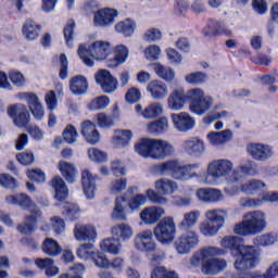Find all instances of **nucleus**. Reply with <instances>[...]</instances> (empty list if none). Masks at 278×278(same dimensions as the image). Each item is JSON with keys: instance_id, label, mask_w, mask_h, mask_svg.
Segmentation results:
<instances>
[{"instance_id": "obj_1", "label": "nucleus", "mask_w": 278, "mask_h": 278, "mask_svg": "<svg viewBox=\"0 0 278 278\" xmlns=\"http://www.w3.org/2000/svg\"><path fill=\"white\" fill-rule=\"evenodd\" d=\"M252 173L253 167L251 163L233 169V163L231 161L225 159L214 160L207 165L204 184L206 186H218L223 177H225L227 184H238V181H242V179H245Z\"/></svg>"}, {"instance_id": "obj_2", "label": "nucleus", "mask_w": 278, "mask_h": 278, "mask_svg": "<svg viewBox=\"0 0 278 278\" xmlns=\"http://www.w3.org/2000/svg\"><path fill=\"white\" fill-rule=\"evenodd\" d=\"M220 244L223 249L231 251L236 270H249L255 268L256 264H260V252L253 245L239 244L238 237H225L222 239Z\"/></svg>"}, {"instance_id": "obj_3", "label": "nucleus", "mask_w": 278, "mask_h": 278, "mask_svg": "<svg viewBox=\"0 0 278 278\" xmlns=\"http://www.w3.org/2000/svg\"><path fill=\"white\" fill-rule=\"evenodd\" d=\"M225 251L215 247L202 249L193 254L190 260L191 266H202L204 275H218L220 270L227 268V261L216 258L218 255H224Z\"/></svg>"}, {"instance_id": "obj_4", "label": "nucleus", "mask_w": 278, "mask_h": 278, "mask_svg": "<svg viewBox=\"0 0 278 278\" xmlns=\"http://www.w3.org/2000/svg\"><path fill=\"white\" fill-rule=\"evenodd\" d=\"M199 166V163L184 165L177 160H169L154 165V172L157 175H170L176 181H190L199 177V174L194 172Z\"/></svg>"}, {"instance_id": "obj_5", "label": "nucleus", "mask_w": 278, "mask_h": 278, "mask_svg": "<svg viewBox=\"0 0 278 278\" xmlns=\"http://www.w3.org/2000/svg\"><path fill=\"white\" fill-rule=\"evenodd\" d=\"M266 227V214L262 211H251L243 215L242 222L235 225L233 233L244 237L257 236L265 231Z\"/></svg>"}, {"instance_id": "obj_6", "label": "nucleus", "mask_w": 278, "mask_h": 278, "mask_svg": "<svg viewBox=\"0 0 278 278\" xmlns=\"http://www.w3.org/2000/svg\"><path fill=\"white\" fill-rule=\"evenodd\" d=\"M77 53L86 66H94V60L103 61L108 59L110 42L98 40L90 46L81 43Z\"/></svg>"}, {"instance_id": "obj_7", "label": "nucleus", "mask_w": 278, "mask_h": 278, "mask_svg": "<svg viewBox=\"0 0 278 278\" xmlns=\"http://www.w3.org/2000/svg\"><path fill=\"white\" fill-rule=\"evenodd\" d=\"M154 188L156 190L150 189L147 191V197L152 203H157L159 205H166L168 203V199L165 197H170L175 194L177 190H179V185L177 181L170 178H161L155 181Z\"/></svg>"}, {"instance_id": "obj_8", "label": "nucleus", "mask_w": 278, "mask_h": 278, "mask_svg": "<svg viewBox=\"0 0 278 278\" xmlns=\"http://www.w3.org/2000/svg\"><path fill=\"white\" fill-rule=\"evenodd\" d=\"M187 99L189 101V110L198 116H203L214 108V98L205 96V91L201 88L191 89L188 91Z\"/></svg>"}, {"instance_id": "obj_9", "label": "nucleus", "mask_w": 278, "mask_h": 278, "mask_svg": "<svg viewBox=\"0 0 278 278\" xmlns=\"http://www.w3.org/2000/svg\"><path fill=\"white\" fill-rule=\"evenodd\" d=\"M154 238L161 244H173L175 236H177V227L173 217H164L153 229Z\"/></svg>"}, {"instance_id": "obj_10", "label": "nucleus", "mask_w": 278, "mask_h": 278, "mask_svg": "<svg viewBox=\"0 0 278 278\" xmlns=\"http://www.w3.org/2000/svg\"><path fill=\"white\" fill-rule=\"evenodd\" d=\"M199 232L194 230H188L180 236L174 242V247L178 255H188L192 249L199 247Z\"/></svg>"}, {"instance_id": "obj_11", "label": "nucleus", "mask_w": 278, "mask_h": 278, "mask_svg": "<svg viewBox=\"0 0 278 278\" xmlns=\"http://www.w3.org/2000/svg\"><path fill=\"white\" fill-rule=\"evenodd\" d=\"M265 188H266V184H264V181L257 180V179H251L245 181L240 187H233V188L227 187L225 188L224 191L229 197H236V194H238V192L240 191L243 192V194L253 195V194H257L260 190H264Z\"/></svg>"}, {"instance_id": "obj_12", "label": "nucleus", "mask_w": 278, "mask_h": 278, "mask_svg": "<svg viewBox=\"0 0 278 278\" xmlns=\"http://www.w3.org/2000/svg\"><path fill=\"white\" fill-rule=\"evenodd\" d=\"M5 201L9 205H18L20 207H24V210H28L30 214H36V216H41L42 214L40 208H38V205H36V202H34L26 193L7 195Z\"/></svg>"}, {"instance_id": "obj_13", "label": "nucleus", "mask_w": 278, "mask_h": 278, "mask_svg": "<svg viewBox=\"0 0 278 278\" xmlns=\"http://www.w3.org/2000/svg\"><path fill=\"white\" fill-rule=\"evenodd\" d=\"M169 117L174 129L181 131L182 134L192 131V129H194V125H197L194 117L186 112L172 113Z\"/></svg>"}, {"instance_id": "obj_14", "label": "nucleus", "mask_w": 278, "mask_h": 278, "mask_svg": "<svg viewBox=\"0 0 278 278\" xmlns=\"http://www.w3.org/2000/svg\"><path fill=\"white\" fill-rule=\"evenodd\" d=\"M135 247L143 253H155L157 244L153 240V231L151 229L143 230L135 237Z\"/></svg>"}, {"instance_id": "obj_15", "label": "nucleus", "mask_w": 278, "mask_h": 278, "mask_svg": "<svg viewBox=\"0 0 278 278\" xmlns=\"http://www.w3.org/2000/svg\"><path fill=\"white\" fill-rule=\"evenodd\" d=\"M8 114L16 127H25L27 129L29 126L31 115H29V110H27L26 105H12L8 109Z\"/></svg>"}, {"instance_id": "obj_16", "label": "nucleus", "mask_w": 278, "mask_h": 278, "mask_svg": "<svg viewBox=\"0 0 278 278\" xmlns=\"http://www.w3.org/2000/svg\"><path fill=\"white\" fill-rule=\"evenodd\" d=\"M175 153V148L170 142L162 139H154L151 150L152 160H165V157H170Z\"/></svg>"}, {"instance_id": "obj_17", "label": "nucleus", "mask_w": 278, "mask_h": 278, "mask_svg": "<svg viewBox=\"0 0 278 278\" xmlns=\"http://www.w3.org/2000/svg\"><path fill=\"white\" fill-rule=\"evenodd\" d=\"M187 100L188 93L186 94L184 87H177L169 93L167 98V108L172 112H181Z\"/></svg>"}, {"instance_id": "obj_18", "label": "nucleus", "mask_w": 278, "mask_h": 278, "mask_svg": "<svg viewBox=\"0 0 278 278\" xmlns=\"http://www.w3.org/2000/svg\"><path fill=\"white\" fill-rule=\"evenodd\" d=\"M74 237L78 242L93 244L97 242V228L90 225L76 224L74 227Z\"/></svg>"}, {"instance_id": "obj_19", "label": "nucleus", "mask_w": 278, "mask_h": 278, "mask_svg": "<svg viewBox=\"0 0 278 278\" xmlns=\"http://www.w3.org/2000/svg\"><path fill=\"white\" fill-rule=\"evenodd\" d=\"M249 155L256 162H266L273 157V148L262 143H250L247 147Z\"/></svg>"}, {"instance_id": "obj_20", "label": "nucleus", "mask_w": 278, "mask_h": 278, "mask_svg": "<svg viewBox=\"0 0 278 278\" xmlns=\"http://www.w3.org/2000/svg\"><path fill=\"white\" fill-rule=\"evenodd\" d=\"M262 203H278V192H267L262 197V199H253L247 197L239 199L240 207L255 208L260 207Z\"/></svg>"}, {"instance_id": "obj_21", "label": "nucleus", "mask_w": 278, "mask_h": 278, "mask_svg": "<svg viewBox=\"0 0 278 278\" xmlns=\"http://www.w3.org/2000/svg\"><path fill=\"white\" fill-rule=\"evenodd\" d=\"M118 16L116 10L102 9L94 13L93 25L94 27H110L114 25V18Z\"/></svg>"}, {"instance_id": "obj_22", "label": "nucleus", "mask_w": 278, "mask_h": 278, "mask_svg": "<svg viewBox=\"0 0 278 278\" xmlns=\"http://www.w3.org/2000/svg\"><path fill=\"white\" fill-rule=\"evenodd\" d=\"M96 81L101 86L103 92L110 94L116 90V80L108 70H100L96 75Z\"/></svg>"}, {"instance_id": "obj_23", "label": "nucleus", "mask_w": 278, "mask_h": 278, "mask_svg": "<svg viewBox=\"0 0 278 278\" xmlns=\"http://www.w3.org/2000/svg\"><path fill=\"white\" fill-rule=\"evenodd\" d=\"M96 81L101 86L103 92L110 94L116 90V80L108 70H100L96 75Z\"/></svg>"}, {"instance_id": "obj_24", "label": "nucleus", "mask_w": 278, "mask_h": 278, "mask_svg": "<svg viewBox=\"0 0 278 278\" xmlns=\"http://www.w3.org/2000/svg\"><path fill=\"white\" fill-rule=\"evenodd\" d=\"M138 116H142L148 121H152L153 118H157V116H162L164 113V106L160 102H153L149 104L146 109L141 106V104H137L135 108Z\"/></svg>"}, {"instance_id": "obj_25", "label": "nucleus", "mask_w": 278, "mask_h": 278, "mask_svg": "<svg viewBox=\"0 0 278 278\" xmlns=\"http://www.w3.org/2000/svg\"><path fill=\"white\" fill-rule=\"evenodd\" d=\"M206 139L212 147H225L227 142H231V140H233V131H231V129L211 131L206 136Z\"/></svg>"}, {"instance_id": "obj_26", "label": "nucleus", "mask_w": 278, "mask_h": 278, "mask_svg": "<svg viewBox=\"0 0 278 278\" xmlns=\"http://www.w3.org/2000/svg\"><path fill=\"white\" fill-rule=\"evenodd\" d=\"M165 214L166 211L162 206H148L141 211L140 219L144 225H155Z\"/></svg>"}, {"instance_id": "obj_27", "label": "nucleus", "mask_w": 278, "mask_h": 278, "mask_svg": "<svg viewBox=\"0 0 278 278\" xmlns=\"http://www.w3.org/2000/svg\"><path fill=\"white\" fill-rule=\"evenodd\" d=\"M184 151H186L188 155L201 157V155L205 153V142L199 137H190L184 141Z\"/></svg>"}, {"instance_id": "obj_28", "label": "nucleus", "mask_w": 278, "mask_h": 278, "mask_svg": "<svg viewBox=\"0 0 278 278\" xmlns=\"http://www.w3.org/2000/svg\"><path fill=\"white\" fill-rule=\"evenodd\" d=\"M147 90L154 101H162L168 97V86L161 80H152L148 84Z\"/></svg>"}, {"instance_id": "obj_29", "label": "nucleus", "mask_w": 278, "mask_h": 278, "mask_svg": "<svg viewBox=\"0 0 278 278\" xmlns=\"http://www.w3.org/2000/svg\"><path fill=\"white\" fill-rule=\"evenodd\" d=\"M112 238L119 242H129L134 238V228L129 224H116L111 228Z\"/></svg>"}, {"instance_id": "obj_30", "label": "nucleus", "mask_w": 278, "mask_h": 278, "mask_svg": "<svg viewBox=\"0 0 278 278\" xmlns=\"http://www.w3.org/2000/svg\"><path fill=\"white\" fill-rule=\"evenodd\" d=\"M83 190L86 199H93L97 192V180L90 170L84 169L81 173Z\"/></svg>"}, {"instance_id": "obj_31", "label": "nucleus", "mask_w": 278, "mask_h": 278, "mask_svg": "<svg viewBox=\"0 0 278 278\" xmlns=\"http://www.w3.org/2000/svg\"><path fill=\"white\" fill-rule=\"evenodd\" d=\"M80 129L83 137L89 144H97V142H99L101 135H99V130H97L94 123L85 121L81 123Z\"/></svg>"}, {"instance_id": "obj_32", "label": "nucleus", "mask_w": 278, "mask_h": 278, "mask_svg": "<svg viewBox=\"0 0 278 278\" xmlns=\"http://www.w3.org/2000/svg\"><path fill=\"white\" fill-rule=\"evenodd\" d=\"M197 197L204 203H216L223 201V193L218 189L202 188L197 191Z\"/></svg>"}, {"instance_id": "obj_33", "label": "nucleus", "mask_w": 278, "mask_h": 278, "mask_svg": "<svg viewBox=\"0 0 278 278\" xmlns=\"http://www.w3.org/2000/svg\"><path fill=\"white\" fill-rule=\"evenodd\" d=\"M35 264L37 268H40L41 270H46L47 277H55V275L60 274V268L55 266L53 258H37L35 260Z\"/></svg>"}, {"instance_id": "obj_34", "label": "nucleus", "mask_w": 278, "mask_h": 278, "mask_svg": "<svg viewBox=\"0 0 278 278\" xmlns=\"http://www.w3.org/2000/svg\"><path fill=\"white\" fill-rule=\"evenodd\" d=\"M70 90L76 96L86 94L88 92V80L83 75L73 77L70 80Z\"/></svg>"}, {"instance_id": "obj_35", "label": "nucleus", "mask_w": 278, "mask_h": 278, "mask_svg": "<svg viewBox=\"0 0 278 278\" xmlns=\"http://www.w3.org/2000/svg\"><path fill=\"white\" fill-rule=\"evenodd\" d=\"M227 210L223 208H214L206 211L205 218L208 220V223H213L214 225H217V227H225V218H227Z\"/></svg>"}, {"instance_id": "obj_36", "label": "nucleus", "mask_w": 278, "mask_h": 278, "mask_svg": "<svg viewBox=\"0 0 278 278\" xmlns=\"http://www.w3.org/2000/svg\"><path fill=\"white\" fill-rule=\"evenodd\" d=\"M219 110H223V104L215 105L214 110L211 111L203 118L204 125H212V123H214V121H220V118H223V119L232 118L233 115H231V113H229V111H220L219 112Z\"/></svg>"}, {"instance_id": "obj_37", "label": "nucleus", "mask_w": 278, "mask_h": 278, "mask_svg": "<svg viewBox=\"0 0 278 278\" xmlns=\"http://www.w3.org/2000/svg\"><path fill=\"white\" fill-rule=\"evenodd\" d=\"M22 34L26 40H37L38 34H40V25L36 24L34 20H26L22 28Z\"/></svg>"}, {"instance_id": "obj_38", "label": "nucleus", "mask_w": 278, "mask_h": 278, "mask_svg": "<svg viewBox=\"0 0 278 278\" xmlns=\"http://www.w3.org/2000/svg\"><path fill=\"white\" fill-rule=\"evenodd\" d=\"M213 27V29H212ZM203 34L206 37L211 36H231V30L225 26L223 22H215L213 26H206L203 28Z\"/></svg>"}, {"instance_id": "obj_39", "label": "nucleus", "mask_w": 278, "mask_h": 278, "mask_svg": "<svg viewBox=\"0 0 278 278\" xmlns=\"http://www.w3.org/2000/svg\"><path fill=\"white\" fill-rule=\"evenodd\" d=\"M101 251H105L106 253H111L112 255H119L121 249H123V244H121V241L118 239L108 238L104 239L100 243Z\"/></svg>"}, {"instance_id": "obj_40", "label": "nucleus", "mask_w": 278, "mask_h": 278, "mask_svg": "<svg viewBox=\"0 0 278 278\" xmlns=\"http://www.w3.org/2000/svg\"><path fill=\"white\" fill-rule=\"evenodd\" d=\"M115 30L118 34H123L126 38H129L134 36V33L136 31V22L131 18L121 21L115 25Z\"/></svg>"}, {"instance_id": "obj_41", "label": "nucleus", "mask_w": 278, "mask_h": 278, "mask_svg": "<svg viewBox=\"0 0 278 278\" xmlns=\"http://www.w3.org/2000/svg\"><path fill=\"white\" fill-rule=\"evenodd\" d=\"M147 131L156 135L165 134V131H168V117H161L160 119L148 123Z\"/></svg>"}, {"instance_id": "obj_42", "label": "nucleus", "mask_w": 278, "mask_h": 278, "mask_svg": "<svg viewBox=\"0 0 278 278\" xmlns=\"http://www.w3.org/2000/svg\"><path fill=\"white\" fill-rule=\"evenodd\" d=\"M52 188L55 191V200L64 201L68 197V188L61 177H54L51 181Z\"/></svg>"}, {"instance_id": "obj_43", "label": "nucleus", "mask_w": 278, "mask_h": 278, "mask_svg": "<svg viewBox=\"0 0 278 278\" xmlns=\"http://www.w3.org/2000/svg\"><path fill=\"white\" fill-rule=\"evenodd\" d=\"M41 249L43 253H46V255H50V257H58V255L62 253V247H60V243L52 238H46Z\"/></svg>"}, {"instance_id": "obj_44", "label": "nucleus", "mask_w": 278, "mask_h": 278, "mask_svg": "<svg viewBox=\"0 0 278 278\" xmlns=\"http://www.w3.org/2000/svg\"><path fill=\"white\" fill-rule=\"evenodd\" d=\"M199 218H201V212L191 211L189 213L184 214V219L179 224V229L186 231V229H192L197 223H199Z\"/></svg>"}, {"instance_id": "obj_45", "label": "nucleus", "mask_w": 278, "mask_h": 278, "mask_svg": "<svg viewBox=\"0 0 278 278\" xmlns=\"http://www.w3.org/2000/svg\"><path fill=\"white\" fill-rule=\"evenodd\" d=\"M59 168L66 181H68L70 184H73L75 181V177H77V169H75V165L66 161H61L59 163Z\"/></svg>"}, {"instance_id": "obj_46", "label": "nucleus", "mask_w": 278, "mask_h": 278, "mask_svg": "<svg viewBox=\"0 0 278 278\" xmlns=\"http://www.w3.org/2000/svg\"><path fill=\"white\" fill-rule=\"evenodd\" d=\"M153 140L143 138L135 144V151L141 155V157H151V151L153 149Z\"/></svg>"}, {"instance_id": "obj_47", "label": "nucleus", "mask_w": 278, "mask_h": 278, "mask_svg": "<svg viewBox=\"0 0 278 278\" xmlns=\"http://www.w3.org/2000/svg\"><path fill=\"white\" fill-rule=\"evenodd\" d=\"M152 68L157 77L164 79V81H173L175 79V71L170 67H166L160 63H153Z\"/></svg>"}, {"instance_id": "obj_48", "label": "nucleus", "mask_w": 278, "mask_h": 278, "mask_svg": "<svg viewBox=\"0 0 278 278\" xmlns=\"http://www.w3.org/2000/svg\"><path fill=\"white\" fill-rule=\"evenodd\" d=\"M129 50L127 49V46L119 45L115 48V58L113 59V61H111L109 66H112V68H114V66L125 64V62H127Z\"/></svg>"}, {"instance_id": "obj_49", "label": "nucleus", "mask_w": 278, "mask_h": 278, "mask_svg": "<svg viewBox=\"0 0 278 278\" xmlns=\"http://www.w3.org/2000/svg\"><path fill=\"white\" fill-rule=\"evenodd\" d=\"M39 216L40 215H36V214L26 216L25 223L17 227L20 233H24L26 236L29 233H34V229H36V223Z\"/></svg>"}, {"instance_id": "obj_50", "label": "nucleus", "mask_w": 278, "mask_h": 278, "mask_svg": "<svg viewBox=\"0 0 278 278\" xmlns=\"http://www.w3.org/2000/svg\"><path fill=\"white\" fill-rule=\"evenodd\" d=\"M125 203V198H116L115 200V206L113 208L112 218L115 220H127V215L125 214V206L123 205Z\"/></svg>"}, {"instance_id": "obj_51", "label": "nucleus", "mask_w": 278, "mask_h": 278, "mask_svg": "<svg viewBox=\"0 0 278 278\" xmlns=\"http://www.w3.org/2000/svg\"><path fill=\"white\" fill-rule=\"evenodd\" d=\"M253 242L256 247H273V244L278 242V236L275 233L261 235L256 237Z\"/></svg>"}, {"instance_id": "obj_52", "label": "nucleus", "mask_w": 278, "mask_h": 278, "mask_svg": "<svg viewBox=\"0 0 278 278\" xmlns=\"http://www.w3.org/2000/svg\"><path fill=\"white\" fill-rule=\"evenodd\" d=\"M185 81L190 86H201L207 81V74L203 72H193L185 77Z\"/></svg>"}, {"instance_id": "obj_53", "label": "nucleus", "mask_w": 278, "mask_h": 278, "mask_svg": "<svg viewBox=\"0 0 278 278\" xmlns=\"http://www.w3.org/2000/svg\"><path fill=\"white\" fill-rule=\"evenodd\" d=\"M122 136H126V138L119 136H116L113 138V144L116 147V149H123L125 147H129V141L131 138H134V132L131 130H121Z\"/></svg>"}, {"instance_id": "obj_54", "label": "nucleus", "mask_w": 278, "mask_h": 278, "mask_svg": "<svg viewBox=\"0 0 278 278\" xmlns=\"http://www.w3.org/2000/svg\"><path fill=\"white\" fill-rule=\"evenodd\" d=\"M220 227L210 220H205L201 224L200 226V231L203 236L206 237H212V236H216L218 233V231H220Z\"/></svg>"}, {"instance_id": "obj_55", "label": "nucleus", "mask_w": 278, "mask_h": 278, "mask_svg": "<svg viewBox=\"0 0 278 278\" xmlns=\"http://www.w3.org/2000/svg\"><path fill=\"white\" fill-rule=\"evenodd\" d=\"M151 278H179L174 270H167L164 266H157L152 270Z\"/></svg>"}, {"instance_id": "obj_56", "label": "nucleus", "mask_w": 278, "mask_h": 278, "mask_svg": "<svg viewBox=\"0 0 278 278\" xmlns=\"http://www.w3.org/2000/svg\"><path fill=\"white\" fill-rule=\"evenodd\" d=\"M88 156L91 162H97L99 164H103V162H108V153H105L102 150H99V148H90L88 150Z\"/></svg>"}, {"instance_id": "obj_57", "label": "nucleus", "mask_w": 278, "mask_h": 278, "mask_svg": "<svg viewBox=\"0 0 278 278\" xmlns=\"http://www.w3.org/2000/svg\"><path fill=\"white\" fill-rule=\"evenodd\" d=\"M91 261L99 268H110V260L102 252H91Z\"/></svg>"}, {"instance_id": "obj_58", "label": "nucleus", "mask_w": 278, "mask_h": 278, "mask_svg": "<svg viewBox=\"0 0 278 278\" xmlns=\"http://www.w3.org/2000/svg\"><path fill=\"white\" fill-rule=\"evenodd\" d=\"M110 105V98L105 96H100L98 98H94L89 103V110L97 111V110H105Z\"/></svg>"}, {"instance_id": "obj_59", "label": "nucleus", "mask_w": 278, "mask_h": 278, "mask_svg": "<svg viewBox=\"0 0 278 278\" xmlns=\"http://www.w3.org/2000/svg\"><path fill=\"white\" fill-rule=\"evenodd\" d=\"M147 197L149 195H144L140 193L132 195L128 201V207L132 211L139 210L140 207H142V205L147 204Z\"/></svg>"}, {"instance_id": "obj_60", "label": "nucleus", "mask_w": 278, "mask_h": 278, "mask_svg": "<svg viewBox=\"0 0 278 278\" xmlns=\"http://www.w3.org/2000/svg\"><path fill=\"white\" fill-rule=\"evenodd\" d=\"M77 129L74 128L73 125L66 126V128L63 131V138L67 144H75L77 142Z\"/></svg>"}, {"instance_id": "obj_61", "label": "nucleus", "mask_w": 278, "mask_h": 278, "mask_svg": "<svg viewBox=\"0 0 278 278\" xmlns=\"http://www.w3.org/2000/svg\"><path fill=\"white\" fill-rule=\"evenodd\" d=\"M92 247H94L93 243H83L77 249V255L80 257V260H91L92 258Z\"/></svg>"}, {"instance_id": "obj_62", "label": "nucleus", "mask_w": 278, "mask_h": 278, "mask_svg": "<svg viewBox=\"0 0 278 278\" xmlns=\"http://www.w3.org/2000/svg\"><path fill=\"white\" fill-rule=\"evenodd\" d=\"M123 190H127V180L119 178L111 182V186H110L111 194H121Z\"/></svg>"}, {"instance_id": "obj_63", "label": "nucleus", "mask_w": 278, "mask_h": 278, "mask_svg": "<svg viewBox=\"0 0 278 278\" xmlns=\"http://www.w3.org/2000/svg\"><path fill=\"white\" fill-rule=\"evenodd\" d=\"M143 40L146 42H157V40H162V31L157 28H150L143 34Z\"/></svg>"}, {"instance_id": "obj_64", "label": "nucleus", "mask_w": 278, "mask_h": 278, "mask_svg": "<svg viewBox=\"0 0 278 278\" xmlns=\"http://www.w3.org/2000/svg\"><path fill=\"white\" fill-rule=\"evenodd\" d=\"M160 53H162V50L159 48V46L155 45L149 46L144 50V55L150 62H155V60H160Z\"/></svg>"}]
</instances>
